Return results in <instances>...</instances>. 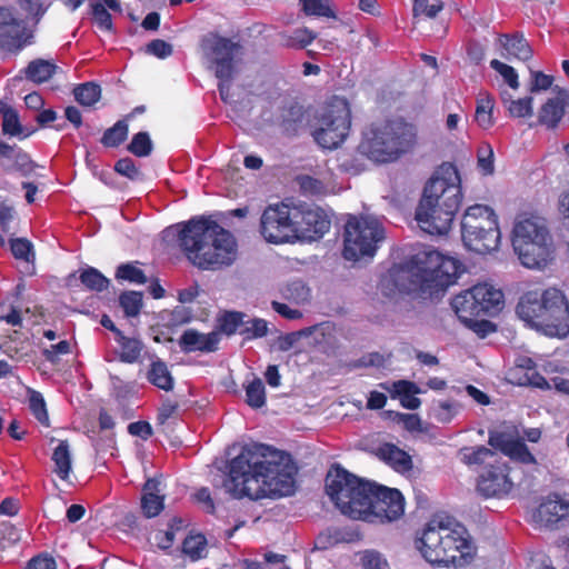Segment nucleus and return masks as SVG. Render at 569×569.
Segmentation results:
<instances>
[{
    "label": "nucleus",
    "instance_id": "obj_1",
    "mask_svg": "<svg viewBox=\"0 0 569 569\" xmlns=\"http://www.w3.org/2000/svg\"><path fill=\"white\" fill-rule=\"evenodd\" d=\"M296 473L297 468L289 455L274 453L270 459H260L243 448L230 461L222 487L233 498H279L293 493Z\"/></svg>",
    "mask_w": 569,
    "mask_h": 569
},
{
    "label": "nucleus",
    "instance_id": "obj_2",
    "mask_svg": "<svg viewBox=\"0 0 569 569\" xmlns=\"http://www.w3.org/2000/svg\"><path fill=\"white\" fill-rule=\"evenodd\" d=\"M164 233L178 237L187 259L199 269L217 270L230 266L237 258L233 236L214 221L191 219L169 227Z\"/></svg>",
    "mask_w": 569,
    "mask_h": 569
},
{
    "label": "nucleus",
    "instance_id": "obj_3",
    "mask_svg": "<svg viewBox=\"0 0 569 569\" xmlns=\"http://www.w3.org/2000/svg\"><path fill=\"white\" fill-rule=\"evenodd\" d=\"M459 172L451 163L442 164L425 186L416 210V220L429 234H446L461 204Z\"/></svg>",
    "mask_w": 569,
    "mask_h": 569
},
{
    "label": "nucleus",
    "instance_id": "obj_4",
    "mask_svg": "<svg viewBox=\"0 0 569 569\" xmlns=\"http://www.w3.org/2000/svg\"><path fill=\"white\" fill-rule=\"evenodd\" d=\"M418 549L429 562L455 567L465 566L475 553L467 529L445 515L429 520L418 540Z\"/></svg>",
    "mask_w": 569,
    "mask_h": 569
},
{
    "label": "nucleus",
    "instance_id": "obj_5",
    "mask_svg": "<svg viewBox=\"0 0 569 569\" xmlns=\"http://www.w3.org/2000/svg\"><path fill=\"white\" fill-rule=\"evenodd\" d=\"M418 130L403 119L371 124L362 134L359 152L378 163L396 161L417 144Z\"/></svg>",
    "mask_w": 569,
    "mask_h": 569
},
{
    "label": "nucleus",
    "instance_id": "obj_6",
    "mask_svg": "<svg viewBox=\"0 0 569 569\" xmlns=\"http://www.w3.org/2000/svg\"><path fill=\"white\" fill-rule=\"evenodd\" d=\"M422 264L416 272H409L412 280L406 289L430 299L442 296L462 271V264L457 259L439 251L426 253Z\"/></svg>",
    "mask_w": 569,
    "mask_h": 569
},
{
    "label": "nucleus",
    "instance_id": "obj_7",
    "mask_svg": "<svg viewBox=\"0 0 569 569\" xmlns=\"http://www.w3.org/2000/svg\"><path fill=\"white\" fill-rule=\"evenodd\" d=\"M512 247L525 267L542 268L550 254V236L545 221L539 217H518L512 230Z\"/></svg>",
    "mask_w": 569,
    "mask_h": 569
},
{
    "label": "nucleus",
    "instance_id": "obj_8",
    "mask_svg": "<svg viewBox=\"0 0 569 569\" xmlns=\"http://www.w3.org/2000/svg\"><path fill=\"white\" fill-rule=\"evenodd\" d=\"M372 482L336 467L326 477V492L341 513L358 519L368 508L366 499Z\"/></svg>",
    "mask_w": 569,
    "mask_h": 569
},
{
    "label": "nucleus",
    "instance_id": "obj_9",
    "mask_svg": "<svg viewBox=\"0 0 569 569\" xmlns=\"http://www.w3.org/2000/svg\"><path fill=\"white\" fill-rule=\"evenodd\" d=\"M385 239V227L377 217L349 216L343 231V258L351 261L372 258Z\"/></svg>",
    "mask_w": 569,
    "mask_h": 569
},
{
    "label": "nucleus",
    "instance_id": "obj_10",
    "mask_svg": "<svg viewBox=\"0 0 569 569\" xmlns=\"http://www.w3.org/2000/svg\"><path fill=\"white\" fill-rule=\"evenodd\" d=\"M461 234L465 246L471 251L485 254L497 250L500 230L493 209L486 204L468 207L461 220Z\"/></svg>",
    "mask_w": 569,
    "mask_h": 569
},
{
    "label": "nucleus",
    "instance_id": "obj_11",
    "mask_svg": "<svg viewBox=\"0 0 569 569\" xmlns=\"http://www.w3.org/2000/svg\"><path fill=\"white\" fill-rule=\"evenodd\" d=\"M202 56L219 80H232L243 54L242 46L218 33H208L200 41Z\"/></svg>",
    "mask_w": 569,
    "mask_h": 569
},
{
    "label": "nucleus",
    "instance_id": "obj_12",
    "mask_svg": "<svg viewBox=\"0 0 569 569\" xmlns=\"http://www.w3.org/2000/svg\"><path fill=\"white\" fill-rule=\"evenodd\" d=\"M350 108L343 98L335 97L321 110L315 140L325 149H335L343 142L350 129Z\"/></svg>",
    "mask_w": 569,
    "mask_h": 569
},
{
    "label": "nucleus",
    "instance_id": "obj_13",
    "mask_svg": "<svg viewBox=\"0 0 569 569\" xmlns=\"http://www.w3.org/2000/svg\"><path fill=\"white\" fill-rule=\"evenodd\" d=\"M296 213L295 202L282 201L269 204L260 219V232L271 243H286L297 241L295 233Z\"/></svg>",
    "mask_w": 569,
    "mask_h": 569
},
{
    "label": "nucleus",
    "instance_id": "obj_14",
    "mask_svg": "<svg viewBox=\"0 0 569 569\" xmlns=\"http://www.w3.org/2000/svg\"><path fill=\"white\" fill-rule=\"evenodd\" d=\"M533 328L549 337L566 338L569 335V306L560 290L549 288L543 291L541 312Z\"/></svg>",
    "mask_w": 569,
    "mask_h": 569
},
{
    "label": "nucleus",
    "instance_id": "obj_15",
    "mask_svg": "<svg viewBox=\"0 0 569 569\" xmlns=\"http://www.w3.org/2000/svg\"><path fill=\"white\" fill-rule=\"evenodd\" d=\"M367 509L358 519L369 522H391L399 519L405 511L403 498L399 490L378 486L372 482L368 499Z\"/></svg>",
    "mask_w": 569,
    "mask_h": 569
},
{
    "label": "nucleus",
    "instance_id": "obj_16",
    "mask_svg": "<svg viewBox=\"0 0 569 569\" xmlns=\"http://www.w3.org/2000/svg\"><path fill=\"white\" fill-rule=\"evenodd\" d=\"M297 240L315 241L329 231L331 221L320 207L303 202L295 203Z\"/></svg>",
    "mask_w": 569,
    "mask_h": 569
},
{
    "label": "nucleus",
    "instance_id": "obj_17",
    "mask_svg": "<svg viewBox=\"0 0 569 569\" xmlns=\"http://www.w3.org/2000/svg\"><path fill=\"white\" fill-rule=\"evenodd\" d=\"M513 487L508 476V467L499 460L485 471L478 480L477 489L485 497H502L508 495Z\"/></svg>",
    "mask_w": 569,
    "mask_h": 569
},
{
    "label": "nucleus",
    "instance_id": "obj_18",
    "mask_svg": "<svg viewBox=\"0 0 569 569\" xmlns=\"http://www.w3.org/2000/svg\"><path fill=\"white\" fill-rule=\"evenodd\" d=\"M567 518H569V495L549 496L533 515L535 521L547 528H551Z\"/></svg>",
    "mask_w": 569,
    "mask_h": 569
},
{
    "label": "nucleus",
    "instance_id": "obj_19",
    "mask_svg": "<svg viewBox=\"0 0 569 569\" xmlns=\"http://www.w3.org/2000/svg\"><path fill=\"white\" fill-rule=\"evenodd\" d=\"M220 341V333L211 331L209 333H201L194 329L186 330L180 339L179 346L183 352H213L218 349Z\"/></svg>",
    "mask_w": 569,
    "mask_h": 569
},
{
    "label": "nucleus",
    "instance_id": "obj_20",
    "mask_svg": "<svg viewBox=\"0 0 569 569\" xmlns=\"http://www.w3.org/2000/svg\"><path fill=\"white\" fill-rule=\"evenodd\" d=\"M566 108H569V91L561 89L555 97L549 98L541 106L539 122L550 129H555L561 121Z\"/></svg>",
    "mask_w": 569,
    "mask_h": 569
},
{
    "label": "nucleus",
    "instance_id": "obj_21",
    "mask_svg": "<svg viewBox=\"0 0 569 569\" xmlns=\"http://www.w3.org/2000/svg\"><path fill=\"white\" fill-rule=\"evenodd\" d=\"M26 36V24L9 8L0 7V44L20 43Z\"/></svg>",
    "mask_w": 569,
    "mask_h": 569
},
{
    "label": "nucleus",
    "instance_id": "obj_22",
    "mask_svg": "<svg viewBox=\"0 0 569 569\" xmlns=\"http://www.w3.org/2000/svg\"><path fill=\"white\" fill-rule=\"evenodd\" d=\"M379 387L390 393L391 398H398L403 408L409 410L418 409L421 400L416 397L421 390L419 387L408 380H398L395 382H382Z\"/></svg>",
    "mask_w": 569,
    "mask_h": 569
},
{
    "label": "nucleus",
    "instance_id": "obj_23",
    "mask_svg": "<svg viewBox=\"0 0 569 569\" xmlns=\"http://www.w3.org/2000/svg\"><path fill=\"white\" fill-rule=\"evenodd\" d=\"M497 43L500 56L507 60L527 61L532 58L533 51L522 34H501Z\"/></svg>",
    "mask_w": 569,
    "mask_h": 569
},
{
    "label": "nucleus",
    "instance_id": "obj_24",
    "mask_svg": "<svg viewBox=\"0 0 569 569\" xmlns=\"http://www.w3.org/2000/svg\"><path fill=\"white\" fill-rule=\"evenodd\" d=\"M482 316L499 311L503 305V295L488 283H479L471 288Z\"/></svg>",
    "mask_w": 569,
    "mask_h": 569
},
{
    "label": "nucleus",
    "instance_id": "obj_25",
    "mask_svg": "<svg viewBox=\"0 0 569 569\" xmlns=\"http://www.w3.org/2000/svg\"><path fill=\"white\" fill-rule=\"evenodd\" d=\"M458 457L468 467L487 466L490 468L501 460L499 453L485 446L463 447L459 450Z\"/></svg>",
    "mask_w": 569,
    "mask_h": 569
},
{
    "label": "nucleus",
    "instance_id": "obj_26",
    "mask_svg": "<svg viewBox=\"0 0 569 569\" xmlns=\"http://www.w3.org/2000/svg\"><path fill=\"white\" fill-rule=\"evenodd\" d=\"M542 299L543 291L532 290L523 293L517 305V315L531 328L541 312Z\"/></svg>",
    "mask_w": 569,
    "mask_h": 569
},
{
    "label": "nucleus",
    "instance_id": "obj_27",
    "mask_svg": "<svg viewBox=\"0 0 569 569\" xmlns=\"http://www.w3.org/2000/svg\"><path fill=\"white\" fill-rule=\"evenodd\" d=\"M451 307L462 323L470 322L472 318L483 317L471 288L457 295L451 301Z\"/></svg>",
    "mask_w": 569,
    "mask_h": 569
},
{
    "label": "nucleus",
    "instance_id": "obj_28",
    "mask_svg": "<svg viewBox=\"0 0 569 569\" xmlns=\"http://www.w3.org/2000/svg\"><path fill=\"white\" fill-rule=\"evenodd\" d=\"M376 455L397 471L405 472L412 468L411 457L392 443H383L377 449Z\"/></svg>",
    "mask_w": 569,
    "mask_h": 569
},
{
    "label": "nucleus",
    "instance_id": "obj_29",
    "mask_svg": "<svg viewBox=\"0 0 569 569\" xmlns=\"http://www.w3.org/2000/svg\"><path fill=\"white\" fill-rule=\"evenodd\" d=\"M160 482L156 479H149L143 487L141 508L146 517L152 518L163 509V496H160Z\"/></svg>",
    "mask_w": 569,
    "mask_h": 569
},
{
    "label": "nucleus",
    "instance_id": "obj_30",
    "mask_svg": "<svg viewBox=\"0 0 569 569\" xmlns=\"http://www.w3.org/2000/svg\"><path fill=\"white\" fill-rule=\"evenodd\" d=\"M306 330H309V337H312L315 345L323 352H329L336 348V329L331 323L326 322L308 327Z\"/></svg>",
    "mask_w": 569,
    "mask_h": 569
},
{
    "label": "nucleus",
    "instance_id": "obj_31",
    "mask_svg": "<svg viewBox=\"0 0 569 569\" xmlns=\"http://www.w3.org/2000/svg\"><path fill=\"white\" fill-rule=\"evenodd\" d=\"M51 460L54 463L53 472L60 480H68L71 470V455L68 440H61L53 449Z\"/></svg>",
    "mask_w": 569,
    "mask_h": 569
},
{
    "label": "nucleus",
    "instance_id": "obj_32",
    "mask_svg": "<svg viewBox=\"0 0 569 569\" xmlns=\"http://www.w3.org/2000/svg\"><path fill=\"white\" fill-rule=\"evenodd\" d=\"M493 98L487 91L479 92L477 97L475 120L482 129H489L493 126Z\"/></svg>",
    "mask_w": 569,
    "mask_h": 569
},
{
    "label": "nucleus",
    "instance_id": "obj_33",
    "mask_svg": "<svg viewBox=\"0 0 569 569\" xmlns=\"http://www.w3.org/2000/svg\"><path fill=\"white\" fill-rule=\"evenodd\" d=\"M57 66L44 59H36L29 62L24 70L26 78L36 83L48 81L54 73Z\"/></svg>",
    "mask_w": 569,
    "mask_h": 569
},
{
    "label": "nucleus",
    "instance_id": "obj_34",
    "mask_svg": "<svg viewBox=\"0 0 569 569\" xmlns=\"http://www.w3.org/2000/svg\"><path fill=\"white\" fill-rule=\"evenodd\" d=\"M17 4L23 17L21 20L26 26L28 23L38 24L49 8V4H46L43 0H17Z\"/></svg>",
    "mask_w": 569,
    "mask_h": 569
},
{
    "label": "nucleus",
    "instance_id": "obj_35",
    "mask_svg": "<svg viewBox=\"0 0 569 569\" xmlns=\"http://www.w3.org/2000/svg\"><path fill=\"white\" fill-rule=\"evenodd\" d=\"M501 100L509 114L513 118H527L533 114L531 97L512 99L509 93L502 92Z\"/></svg>",
    "mask_w": 569,
    "mask_h": 569
},
{
    "label": "nucleus",
    "instance_id": "obj_36",
    "mask_svg": "<svg viewBox=\"0 0 569 569\" xmlns=\"http://www.w3.org/2000/svg\"><path fill=\"white\" fill-rule=\"evenodd\" d=\"M148 380L156 387L169 391L173 388V378L163 361H153L148 372Z\"/></svg>",
    "mask_w": 569,
    "mask_h": 569
},
{
    "label": "nucleus",
    "instance_id": "obj_37",
    "mask_svg": "<svg viewBox=\"0 0 569 569\" xmlns=\"http://www.w3.org/2000/svg\"><path fill=\"white\" fill-rule=\"evenodd\" d=\"M117 342L120 345V359L124 362H136L143 349L142 342L137 338H128L121 331H117Z\"/></svg>",
    "mask_w": 569,
    "mask_h": 569
},
{
    "label": "nucleus",
    "instance_id": "obj_38",
    "mask_svg": "<svg viewBox=\"0 0 569 569\" xmlns=\"http://www.w3.org/2000/svg\"><path fill=\"white\" fill-rule=\"evenodd\" d=\"M101 96V89L93 82H86L73 88V98L83 107H91Z\"/></svg>",
    "mask_w": 569,
    "mask_h": 569
},
{
    "label": "nucleus",
    "instance_id": "obj_39",
    "mask_svg": "<svg viewBox=\"0 0 569 569\" xmlns=\"http://www.w3.org/2000/svg\"><path fill=\"white\" fill-rule=\"evenodd\" d=\"M316 34L307 28L293 30L291 33H282L281 42L289 48H305L310 44Z\"/></svg>",
    "mask_w": 569,
    "mask_h": 569
},
{
    "label": "nucleus",
    "instance_id": "obj_40",
    "mask_svg": "<svg viewBox=\"0 0 569 569\" xmlns=\"http://www.w3.org/2000/svg\"><path fill=\"white\" fill-rule=\"evenodd\" d=\"M29 393V409L33 417L44 427H49V416L47 411L46 401L39 391L33 389L28 390Z\"/></svg>",
    "mask_w": 569,
    "mask_h": 569
},
{
    "label": "nucleus",
    "instance_id": "obj_41",
    "mask_svg": "<svg viewBox=\"0 0 569 569\" xmlns=\"http://www.w3.org/2000/svg\"><path fill=\"white\" fill-rule=\"evenodd\" d=\"M282 296L296 305H303L310 300V289L301 280H296L283 288Z\"/></svg>",
    "mask_w": 569,
    "mask_h": 569
},
{
    "label": "nucleus",
    "instance_id": "obj_42",
    "mask_svg": "<svg viewBox=\"0 0 569 569\" xmlns=\"http://www.w3.org/2000/svg\"><path fill=\"white\" fill-rule=\"evenodd\" d=\"M81 283L93 291H102L108 288L109 279H107L100 271L89 267L80 273Z\"/></svg>",
    "mask_w": 569,
    "mask_h": 569
},
{
    "label": "nucleus",
    "instance_id": "obj_43",
    "mask_svg": "<svg viewBox=\"0 0 569 569\" xmlns=\"http://www.w3.org/2000/svg\"><path fill=\"white\" fill-rule=\"evenodd\" d=\"M246 397L251 408H261L266 405V388L260 378H254L246 386Z\"/></svg>",
    "mask_w": 569,
    "mask_h": 569
},
{
    "label": "nucleus",
    "instance_id": "obj_44",
    "mask_svg": "<svg viewBox=\"0 0 569 569\" xmlns=\"http://www.w3.org/2000/svg\"><path fill=\"white\" fill-rule=\"evenodd\" d=\"M56 487H58V486L56 485ZM57 489L59 490V495L56 497H52L51 499H49L47 501L46 513L48 515L49 518L56 519V518L61 517L62 513L64 512L68 521H71V506H67V503H68L67 498L61 496V493L63 491L60 490L59 488H57Z\"/></svg>",
    "mask_w": 569,
    "mask_h": 569
},
{
    "label": "nucleus",
    "instance_id": "obj_45",
    "mask_svg": "<svg viewBox=\"0 0 569 569\" xmlns=\"http://www.w3.org/2000/svg\"><path fill=\"white\" fill-rule=\"evenodd\" d=\"M128 136V123L124 120L117 121L113 127L106 130L101 142L106 147H117L126 140Z\"/></svg>",
    "mask_w": 569,
    "mask_h": 569
},
{
    "label": "nucleus",
    "instance_id": "obj_46",
    "mask_svg": "<svg viewBox=\"0 0 569 569\" xmlns=\"http://www.w3.org/2000/svg\"><path fill=\"white\" fill-rule=\"evenodd\" d=\"M10 250L18 260L32 262L34 260L33 244L27 238L10 239Z\"/></svg>",
    "mask_w": 569,
    "mask_h": 569
},
{
    "label": "nucleus",
    "instance_id": "obj_47",
    "mask_svg": "<svg viewBox=\"0 0 569 569\" xmlns=\"http://www.w3.org/2000/svg\"><path fill=\"white\" fill-rule=\"evenodd\" d=\"M120 306L127 317H137L142 308V293L138 291H128L120 296Z\"/></svg>",
    "mask_w": 569,
    "mask_h": 569
},
{
    "label": "nucleus",
    "instance_id": "obj_48",
    "mask_svg": "<svg viewBox=\"0 0 569 569\" xmlns=\"http://www.w3.org/2000/svg\"><path fill=\"white\" fill-rule=\"evenodd\" d=\"M302 10L308 16L335 17L329 0H300Z\"/></svg>",
    "mask_w": 569,
    "mask_h": 569
},
{
    "label": "nucleus",
    "instance_id": "obj_49",
    "mask_svg": "<svg viewBox=\"0 0 569 569\" xmlns=\"http://www.w3.org/2000/svg\"><path fill=\"white\" fill-rule=\"evenodd\" d=\"M206 538L202 535L189 536L183 540V552L196 560L203 556L206 550Z\"/></svg>",
    "mask_w": 569,
    "mask_h": 569
},
{
    "label": "nucleus",
    "instance_id": "obj_50",
    "mask_svg": "<svg viewBox=\"0 0 569 569\" xmlns=\"http://www.w3.org/2000/svg\"><path fill=\"white\" fill-rule=\"evenodd\" d=\"M116 277L118 279L127 280L130 282L143 284L147 282V277L143 271L131 263H124L118 267Z\"/></svg>",
    "mask_w": 569,
    "mask_h": 569
},
{
    "label": "nucleus",
    "instance_id": "obj_51",
    "mask_svg": "<svg viewBox=\"0 0 569 569\" xmlns=\"http://www.w3.org/2000/svg\"><path fill=\"white\" fill-rule=\"evenodd\" d=\"M458 409L455 402L439 401L432 407V416L438 422L448 423L458 413Z\"/></svg>",
    "mask_w": 569,
    "mask_h": 569
},
{
    "label": "nucleus",
    "instance_id": "obj_52",
    "mask_svg": "<svg viewBox=\"0 0 569 569\" xmlns=\"http://www.w3.org/2000/svg\"><path fill=\"white\" fill-rule=\"evenodd\" d=\"M490 67L503 78L511 89L517 90L519 88L518 73L511 66L493 59L490 61Z\"/></svg>",
    "mask_w": 569,
    "mask_h": 569
},
{
    "label": "nucleus",
    "instance_id": "obj_53",
    "mask_svg": "<svg viewBox=\"0 0 569 569\" xmlns=\"http://www.w3.org/2000/svg\"><path fill=\"white\" fill-rule=\"evenodd\" d=\"M442 9L441 0H415L413 17L433 18Z\"/></svg>",
    "mask_w": 569,
    "mask_h": 569
},
{
    "label": "nucleus",
    "instance_id": "obj_54",
    "mask_svg": "<svg viewBox=\"0 0 569 569\" xmlns=\"http://www.w3.org/2000/svg\"><path fill=\"white\" fill-rule=\"evenodd\" d=\"M129 151L138 157H146L151 152L152 142L147 132H139L133 136L129 147Z\"/></svg>",
    "mask_w": 569,
    "mask_h": 569
},
{
    "label": "nucleus",
    "instance_id": "obj_55",
    "mask_svg": "<svg viewBox=\"0 0 569 569\" xmlns=\"http://www.w3.org/2000/svg\"><path fill=\"white\" fill-rule=\"evenodd\" d=\"M243 325L241 312H226L219 319V329L228 336L234 333Z\"/></svg>",
    "mask_w": 569,
    "mask_h": 569
},
{
    "label": "nucleus",
    "instance_id": "obj_56",
    "mask_svg": "<svg viewBox=\"0 0 569 569\" xmlns=\"http://www.w3.org/2000/svg\"><path fill=\"white\" fill-rule=\"evenodd\" d=\"M505 455L523 463H532L536 461L533 455L522 441L512 440Z\"/></svg>",
    "mask_w": 569,
    "mask_h": 569
},
{
    "label": "nucleus",
    "instance_id": "obj_57",
    "mask_svg": "<svg viewBox=\"0 0 569 569\" xmlns=\"http://www.w3.org/2000/svg\"><path fill=\"white\" fill-rule=\"evenodd\" d=\"M303 337H309V330H306V328L280 336L276 342L277 348H278V350L286 352V351L297 347L298 342Z\"/></svg>",
    "mask_w": 569,
    "mask_h": 569
},
{
    "label": "nucleus",
    "instance_id": "obj_58",
    "mask_svg": "<svg viewBox=\"0 0 569 569\" xmlns=\"http://www.w3.org/2000/svg\"><path fill=\"white\" fill-rule=\"evenodd\" d=\"M24 569H57V561L50 553L40 552L27 561Z\"/></svg>",
    "mask_w": 569,
    "mask_h": 569
},
{
    "label": "nucleus",
    "instance_id": "obj_59",
    "mask_svg": "<svg viewBox=\"0 0 569 569\" xmlns=\"http://www.w3.org/2000/svg\"><path fill=\"white\" fill-rule=\"evenodd\" d=\"M2 130L10 136H18L21 133V124L18 113L12 109H7L2 117Z\"/></svg>",
    "mask_w": 569,
    "mask_h": 569
},
{
    "label": "nucleus",
    "instance_id": "obj_60",
    "mask_svg": "<svg viewBox=\"0 0 569 569\" xmlns=\"http://www.w3.org/2000/svg\"><path fill=\"white\" fill-rule=\"evenodd\" d=\"M365 569H390L387 560L377 551L367 550L361 555Z\"/></svg>",
    "mask_w": 569,
    "mask_h": 569
},
{
    "label": "nucleus",
    "instance_id": "obj_61",
    "mask_svg": "<svg viewBox=\"0 0 569 569\" xmlns=\"http://www.w3.org/2000/svg\"><path fill=\"white\" fill-rule=\"evenodd\" d=\"M92 14L94 22L100 29L107 31L112 30L111 14L108 12V10L104 8L102 3L97 2L92 4Z\"/></svg>",
    "mask_w": 569,
    "mask_h": 569
},
{
    "label": "nucleus",
    "instance_id": "obj_62",
    "mask_svg": "<svg viewBox=\"0 0 569 569\" xmlns=\"http://www.w3.org/2000/svg\"><path fill=\"white\" fill-rule=\"evenodd\" d=\"M146 52L159 59H166L173 52L172 46L164 40L154 39L146 47Z\"/></svg>",
    "mask_w": 569,
    "mask_h": 569
},
{
    "label": "nucleus",
    "instance_id": "obj_63",
    "mask_svg": "<svg viewBox=\"0 0 569 569\" xmlns=\"http://www.w3.org/2000/svg\"><path fill=\"white\" fill-rule=\"evenodd\" d=\"M297 181L299 183L300 190L305 194L315 196L320 194L325 191L323 183L320 180L312 178L310 176H301L298 178Z\"/></svg>",
    "mask_w": 569,
    "mask_h": 569
},
{
    "label": "nucleus",
    "instance_id": "obj_64",
    "mask_svg": "<svg viewBox=\"0 0 569 569\" xmlns=\"http://www.w3.org/2000/svg\"><path fill=\"white\" fill-rule=\"evenodd\" d=\"M114 169L118 173L131 180H138L141 177V172L136 167L133 160L130 158H123L117 161Z\"/></svg>",
    "mask_w": 569,
    "mask_h": 569
}]
</instances>
